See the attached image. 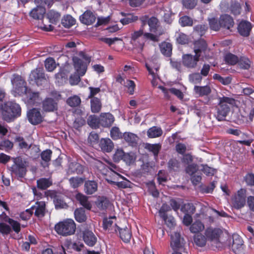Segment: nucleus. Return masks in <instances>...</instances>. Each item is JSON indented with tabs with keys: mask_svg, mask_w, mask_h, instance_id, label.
I'll return each instance as SVG.
<instances>
[{
	"mask_svg": "<svg viewBox=\"0 0 254 254\" xmlns=\"http://www.w3.org/2000/svg\"><path fill=\"white\" fill-rule=\"evenodd\" d=\"M21 112L19 104L12 101L7 102L2 108V118L5 121L9 122L19 117Z\"/></svg>",
	"mask_w": 254,
	"mask_h": 254,
	"instance_id": "3",
	"label": "nucleus"
},
{
	"mask_svg": "<svg viewBox=\"0 0 254 254\" xmlns=\"http://www.w3.org/2000/svg\"><path fill=\"white\" fill-rule=\"evenodd\" d=\"M146 66L149 74L152 77L151 80L152 85L153 86H156L157 85V79H158V71L160 67L159 65L157 63L149 61V63L146 64Z\"/></svg>",
	"mask_w": 254,
	"mask_h": 254,
	"instance_id": "12",
	"label": "nucleus"
},
{
	"mask_svg": "<svg viewBox=\"0 0 254 254\" xmlns=\"http://www.w3.org/2000/svg\"><path fill=\"white\" fill-rule=\"evenodd\" d=\"M159 88H160L162 91L165 95V96L167 98H169V92H171V93L173 94L180 99H182L184 98L183 93L181 90L179 89H176L175 88H171L168 90L162 86H159Z\"/></svg>",
	"mask_w": 254,
	"mask_h": 254,
	"instance_id": "27",
	"label": "nucleus"
},
{
	"mask_svg": "<svg viewBox=\"0 0 254 254\" xmlns=\"http://www.w3.org/2000/svg\"><path fill=\"white\" fill-rule=\"evenodd\" d=\"M13 146V144L9 140L6 139L0 142V150L8 151L11 150Z\"/></svg>",
	"mask_w": 254,
	"mask_h": 254,
	"instance_id": "51",
	"label": "nucleus"
},
{
	"mask_svg": "<svg viewBox=\"0 0 254 254\" xmlns=\"http://www.w3.org/2000/svg\"><path fill=\"white\" fill-rule=\"evenodd\" d=\"M219 103V108L217 110L216 115V119L219 121L225 120L230 111L231 106H233L235 104V100L232 98L223 96L218 98Z\"/></svg>",
	"mask_w": 254,
	"mask_h": 254,
	"instance_id": "4",
	"label": "nucleus"
},
{
	"mask_svg": "<svg viewBox=\"0 0 254 254\" xmlns=\"http://www.w3.org/2000/svg\"><path fill=\"white\" fill-rule=\"evenodd\" d=\"M32 213L37 217H43L46 212V203L44 201H37L31 208Z\"/></svg>",
	"mask_w": 254,
	"mask_h": 254,
	"instance_id": "14",
	"label": "nucleus"
},
{
	"mask_svg": "<svg viewBox=\"0 0 254 254\" xmlns=\"http://www.w3.org/2000/svg\"><path fill=\"white\" fill-rule=\"evenodd\" d=\"M232 249L236 254H241L244 249L243 241L242 238L237 235L233 236V243Z\"/></svg>",
	"mask_w": 254,
	"mask_h": 254,
	"instance_id": "15",
	"label": "nucleus"
},
{
	"mask_svg": "<svg viewBox=\"0 0 254 254\" xmlns=\"http://www.w3.org/2000/svg\"><path fill=\"white\" fill-rule=\"evenodd\" d=\"M189 79L190 82L197 84L200 83L202 80V76L199 73H193L189 75Z\"/></svg>",
	"mask_w": 254,
	"mask_h": 254,
	"instance_id": "56",
	"label": "nucleus"
},
{
	"mask_svg": "<svg viewBox=\"0 0 254 254\" xmlns=\"http://www.w3.org/2000/svg\"><path fill=\"white\" fill-rule=\"evenodd\" d=\"M220 22L222 27L230 29L234 25L233 18L227 14L222 15L220 17Z\"/></svg>",
	"mask_w": 254,
	"mask_h": 254,
	"instance_id": "26",
	"label": "nucleus"
},
{
	"mask_svg": "<svg viewBox=\"0 0 254 254\" xmlns=\"http://www.w3.org/2000/svg\"><path fill=\"white\" fill-rule=\"evenodd\" d=\"M204 228L203 224L199 221L194 222L190 227V230L192 233H196L203 230Z\"/></svg>",
	"mask_w": 254,
	"mask_h": 254,
	"instance_id": "46",
	"label": "nucleus"
},
{
	"mask_svg": "<svg viewBox=\"0 0 254 254\" xmlns=\"http://www.w3.org/2000/svg\"><path fill=\"white\" fill-rule=\"evenodd\" d=\"M74 68L78 75H71L69 79L71 85H76L80 81V76H83L87 70V64L90 61V58L83 52H80L78 57L73 58Z\"/></svg>",
	"mask_w": 254,
	"mask_h": 254,
	"instance_id": "1",
	"label": "nucleus"
},
{
	"mask_svg": "<svg viewBox=\"0 0 254 254\" xmlns=\"http://www.w3.org/2000/svg\"><path fill=\"white\" fill-rule=\"evenodd\" d=\"M122 15H125L126 17L120 20V22L123 25H126L131 22L136 21L138 19V17L131 14H125L124 13H121Z\"/></svg>",
	"mask_w": 254,
	"mask_h": 254,
	"instance_id": "43",
	"label": "nucleus"
},
{
	"mask_svg": "<svg viewBox=\"0 0 254 254\" xmlns=\"http://www.w3.org/2000/svg\"><path fill=\"white\" fill-rule=\"evenodd\" d=\"M69 182L71 187L75 189L79 187L82 184L83 179L79 177H72L69 179Z\"/></svg>",
	"mask_w": 254,
	"mask_h": 254,
	"instance_id": "49",
	"label": "nucleus"
},
{
	"mask_svg": "<svg viewBox=\"0 0 254 254\" xmlns=\"http://www.w3.org/2000/svg\"><path fill=\"white\" fill-rule=\"evenodd\" d=\"M222 234V231L219 228H208L206 231L205 234L206 237L211 241H218L219 238Z\"/></svg>",
	"mask_w": 254,
	"mask_h": 254,
	"instance_id": "18",
	"label": "nucleus"
},
{
	"mask_svg": "<svg viewBox=\"0 0 254 254\" xmlns=\"http://www.w3.org/2000/svg\"><path fill=\"white\" fill-rule=\"evenodd\" d=\"M238 64L240 67L244 69H248L250 67V61L246 57H242L239 59Z\"/></svg>",
	"mask_w": 254,
	"mask_h": 254,
	"instance_id": "58",
	"label": "nucleus"
},
{
	"mask_svg": "<svg viewBox=\"0 0 254 254\" xmlns=\"http://www.w3.org/2000/svg\"><path fill=\"white\" fill-rule=\"evenodd\" d=\"M201 58L198 55H192L190 54H184L182 56V62L183 64L189 69L196 68L197 64Z\"/></svg>",
	"mask_w": 254,
	"mask_h": 254,
	"instance_id": "8",
	"label": "nucleus"
},
{
	"mask_svg": "<svg viewBox=\"0 0 254 254\" xmlns=\"http://www.w3.org/2000/svg\"><path fill=\"white\" fill-rule=\"evenodd\" d=\"M74 214L75 220L79 223L85 222L87 219L85 210L82 208L75 209Z\"/></svg>",
	"mask_w": 254,
	"mask_h": 254,
	"instance_id": "34",
	"label": "nucleus"
},
{
	"mask_svg": "<svg viewBox=\"0 0 254 254\" xmlns=\"http://www.w3.org/2000/svg\"><path fill=\"white\" fill-rule=\"evenodd\" d=\"M75 198L84 207L88 210L91 209L92 205L88 201V197L86 195L80 193H78L76 194Z\"/></svg>",
	"mask_w": 254,
	"mask_h": 254,
	"instance_id": "31",
	"label": "nucleus"
},
{
	"mask_svg": "<svg viewBox=\"0 0 254 254\" xmlns=\"http://www.w3.org/2000/svg\"><path fill=\"white\" fill-rule=\"evenodd\" d=\"M98 185L94 181H86L84 185V190L87 194H92L97 190Z\"/></svg>",
	"mask_w": 254,
	"mask_h": 254,
	"instance_id": "25",
	"label": "nucleus"
},
{
	"mask_svg": "<svg viewBox=\"0 0 254 254\" xmlns=\"http://www.w3.org/2000/svg\"><path fill=\"white\" fill-rule=\"evenodd\" d=\"M13 164L10 167L12 175L23 178L26 172L27 162L21 157L13 158Z\"/></svg>",
	"mask_w": 254,
	"mask_h": 254,
	"instance_id": "6",
	"label": "nucleus"
},
{
	"mask_svg": "<svg viewBox=\"0 0 254 254\" xmlns=\"http://www.w3.org/2000/svg\"><path fill=\"white\" fill-rule=\"evenodd\" d=\"M57 102L52 98H46L43 102V109L45 111L53 112L57 110Z\"/></svg>",
	"mask_w": 254,
	"mask_h": 254,
	"instance_id": "20",
	"label": "nucleus"
},
{
	"mask_svg": "<svg viewBox=\"0 0 254 254\" xmlns=\"http://www.w3.org/2000/svg\"><path fill=\"white\" fill-rule=\"evenodd\" d=\"M27 118L29 122L33 125H37L43 121V117L40 111L33 108L27 113Z\"/></svg>",
	"mask_w": 254,
	"mask_h": 254,
	"instance_id": "13",
	"label": "nucleus"
},
{
	"mask_svg": "<svg viewBox=\"0 0 254 254\" xmlns=\"http://www.w3.org/2000/svg\"><path fill=\"white\" fill-rule=\"evenodd\" d=\"M136 157L133 153H125L123 160L126 162L127 164H130L134 162Z\"/></svg>",
	"mask_w": 254,
	"mask_h": 254,
	"instance_id": "59",
	"label": "nucleus"
},
{
	"mask_svg": "<svg viewBox=\"0 0 254 254\" xmlns=\"http://www.w3.org/2000/svg\"><path fill=\"white\" fill-rule=\"evenodd\" d=\"M61 14L54 10H50L47 14V18L52 24H56L61 19Z\"/></svg>",
	"mask_w": 254,
	"mask_h": 254,
	"instance_id": "33",
	"label": "nucleus"
},
{
	"mask_svg": "<svg viewBox=\"0 0 254 254\" xmlns=\"http://www.w3.org/2000/svg\"><path fill=\"white\" fill-rule=\"evenodd\" d=\"M224 59L226 63L230 65H234L238 63L239 61L238 57L231 53L226 54Z\"/></svg>",
	"mask_w": 254,
	"mask_h": 254,
	"instance_id": "45",
	"label": "nucleus"
},
{
	"mask_svg": "<svg viewBox=\"0 0 254 254\" xmlns=\"http://www.w3.org/2000/svg\"><path fill=\"white\" fill-rule=\"evenodd\" d=\"M252 29L251 23L248 21H241L238 27L239 33L243 36H248Z\"/></svg>",
	"mask_w": 254,
	"mask_h": 254,
	"instance_id": "21",
	"label": "nucleus"
},
{
	"mask_svg": "<svg viewBox=\"0 0 254 254\" xmlns=\"http://www.w3.org/2000/svg\"><path fill=\"white\" fill-rule=\"evenodd\" d=\"M54 202L57 209L65 208L67 207L66 203L63 199L58 197L54 198Z\"/></svg>",
	"mask_w": 254,
	"mask_h": 254,
	"instance_id": "63",
	"label": "nucleus"
},
{
	"mask_svg": "<svg viewBox=\"0 0 254 254\" xmlns=\"http://www.w3.org/2000/svg\"><path fill=\"white\" fill-rule=\"evenodd\" d=\"M52 154V151L51 150L47 149L42 152L41 158L44 161L48 162L51 160Z\"/></svg>",
	"mask_w": 254,
	"mask_h": 254,
	"instance_id": "64",
	"label": "nucleus"
},
{
	"mask_svg": "<svg viewBox=\"0 0 254 254\" xmlns=\"http://www.w3.org/2000/svg\"><path fill=\"white\" fill-rule=\"evenodd\" d=\"M68 174L76 173L78 174L83 172V167L79 163L71 162L68 165V168L67 171Z\"/></svg>",
	"mask_w": 254,
	"mask_h": 254,
	"instance_id": "32",
	"label": "nucleus"
},
{
	"mask_svg": "<svg viewBox=\"0 0 254 254\" xmlns=\"http://www.w3.org/2000/svg\"><path fill=\"white\" fill-rule=\"evenodd\" d=\"M91 111L93 113L99 112L101 108V103L97 98H92L90 101Z\"/></svg>",
	"mask_w": 254,
	"mask_h": 254,
	"instance_id": "39",
	"label": "nucleus"
},
{
	"mask_svg": "<svg viewBox=\"0 0 254 254\" xmlns=\"http://www.w3.org/2000/svg\"><path fill=\"white\" fill-rule=\"evenodd\" d=\"M99 145L101 150L106 152H111L114 147L113 142L109 138L101 139L100 141Z\"/></svg>",
	"mask_w": 254,
	"mask_h": 254,
	"instance_id": "28",
	"label": "nucleus"
},
{
	"mask_svg": "<svg viewBox=\"0 0 254 254\" xmlns=\"http://www.w3.org/2000/svg\"><path fill=\"white\" fill-rule=\"evenodd\" d=\"M194 205L190 203L184 204L181 208V210L185 214H192L195 212Z\"/></svg>",
	"mask_w": 254,
	"mask_h": 254,
	"instance_id": "48",
	"label": "nucleus"
},
{
	"mask_svg": "<svg viewBox=\"0 0 254 254\" xmlns=\"http://www.w3.org/2000/svg\"><path fill=\"white\" fill-rule=\"evenodd\" d=\"M160 49L161 53L166 56H170L172 52V45L167 42L162 43L160 45Z\"/></svg>",
	"mask_w": 254,
	"mask_h": 254,
	"instance_id": "38",
	"label": "nucleus"
},
{
	"mask_svg": "<svg viewBox=\"0 0 254 254\" xmlns=\"http://www.w3.org/2000/svg\"><path fill=\"white\" fill-rule=\"evenodd\" d=\"M111 137L114 139L117 140L122 137V133L120 132L118 127H114L112 128L110 131Z\"/></svg>",
	"mask_w": 254,
	"mask_h": 254,
	"instance_id": "62",
	"label": "nucleus"
},
{
	"mask_svg": "<svg viewBox=\"0 0 254 254\" xmlns=\"http://www.w3.org/2000/svg\"><path fill=\"white\" fill-rule=\"evenodd\" d=\"M37 187L41 190H45L52 185V182L48 179L42 178L37 181Z\"/></svg>",
	"mask_w": 254,
	"mask_h": 254,
	"instance_id": "44",
	"label": "nucleus"
},
{
	"mask_svg": "<svg viewBox=\"0 0 254 254\" xmlns=\"http://www.w3.org/2000/svg\"><path fill=\"white\" fill-rule=\"evenodd\" d=\"M75 19L70 15L64 16L62 19V24L65 28H69L75 24Z\"/></svg>",
	"mask_w": 254,
	"mask_h": 254,
	"instance_id": "41",
	"label": "nucleus"
},
{
	"mask_svg": "<svg viewBox=\"0 0 254 254\" xmlns=\"http://www.w3.org/2000/svg\"><path fill=\"white\" fill-rule=\"evenodd\" d=\"M11 83L16 93L22 95L24 93L26 92L27 88L26 83L21 76L18 75H14L13 78L11 79Z\"/></svg>",
	"mask_w": 254,
	"mask_h": 254,
	"instance_id": "9",
	"label": "nucleus"
},
{
	"mask_svg": "<svg viewBox=\"0 0 254 254\" xmlns=\"http://www.w3.org/2000/svg\"><path fill=\"white\" fill-rule=\"evenodd\" d=\"M194 241L196 245L199 247H203L206 244L205 237L201 234L195 236L194 238Z\"/></svg>",
	"mask_w": 254,
	"mask_h": 254,
	"instance_id": "60",
	"label": "nucleus"
},
{
	"mask_svg": "<svg viewBox=\"0 0 254 254\" xmlns=\"http://www.w3.org/2000/svg\"><path fill=\"white\" fill-rule=\"evenodd\" d=\"M207 47V44L205 41L200 40L196 41L194 44L193 51L195 55H198L201 58V54L204 53Z\"/></svg>",
	"mask_w": 254,
	"mask_h": 254,
	"instance_id": "23",
	"label": "nucleus"
},
{
	"mask_svg": "<svg viewBox=\"0 0 254 254\" xmlns=\"http://www.w3.org/2000/svg\"><path fill=\"white\" fill-rule=\"evenodd\" d=\"M209 23L210 28L214 31H218L221 27L220 24V20L217 21L215 18H211L209 19Z\"/></svg>",
	"mask_w": 254,
	"mask_h": 254,
	"instance_id": "54",
	"label": "nucleus"
},
{
	"mask_svg": "<svg viewBox=\"0 0 254 254\" xmlns=\"http://www.w3.org/2000/svg\"><path fill=\"white\" fill-rule=\"evenodd\" d=\"M15 141L18 143V147L20 149L28 150L31 146V144L27 143L22 137H16Z\"/></svg>",
	"mask_w": 254,
	"mask_h": 254,
	"instance_id": "42",
	"label": "nucleus"
},
{
	"mask_svg": "<svg viewBox=\"0 0 254 254\" xmlns=\"http://www.w3.org/2000/svg\"><path fill=\"white\" fill-rule=\"evenodd\" d=\"M168 165L170 170L177 171L180 167V163L176 159H172L169 161Z\"/></svg>",
	"mask_w": 254,
	"mask_h": 254,
	"instance_id": "55",
	"label": "nucleus"
},
{
	"mask_svg": "<svg viewBox=\"0 0 254 254\" xmlns=\"http://www.w3.org/2000/svg\"><path fill=\"white\" fill-rule=\"evenodd\" d=\"M100 124L103 127H107L112 125L114 121V116L110 113H102L99 119Z\"/></svg>",
	"mask_w": 254,
	"mask_h": 254,
	"instance_id": "22",
	"label": "nucleus"
},
{
	"mask_svg": "<svg viewBox=\"0 0 254 254\" xmlns=\"http://www.w3.org/2000/svg\"><path fill=\"white\" fill-rule=\"evenodd\" d=\"M83 238L84 242L89 246H93L97 241L94 234L89 230H85L83 232Z\"/></svg>",
	"mask_w": 254,
	"mask_h": 254,
	"instance_id": "24",
	"label": "nucleus"
},
{
	"mask_svg": "<svg viewBox=\"0 0 254 254\" xmlns=\"http://www.w3.org/2000/svg\"><path fill=\"white\" fill-rule=\"evenodd\" d=\"M57 233L63 236H67L73 234L76 230V224L71 219H67L57 223L55 226Z\"/></svg>",
	"mask_w": 254,
	"mask_h": 254,
	"instance_id": "5",
	"label": "nucleus"
},
{
	"mask_svg": "<svg viewBox=\"0 0 254 254\" xmlns=\"http://www.w3.org/2000/svg\"><path fill=\"white\" fill-rule=\"evenodd\" d=\"M7 222L11 225L13 231L18 233L20 231V224L19 222L11 218H8Z\"/></svg>",
	"mask_w": 254,
	"mask_h": 254,
	"instance_id": "61",
	"label": "nucleus"
},
{
	"mask_svg": "<svg viewBox=\"0 0 254 254\" xmlns=\"http://www.w3.org/2000/svg\"><path fill=\"white\" fill-rule=\"evenodd\" d=\"M81 102L80 98L74 95L68 98L67 100V103L71 107H76L80 104Z\"/></svg>",
	"mask_w": 254,
	"mask_h": 254,
	"instance_id": "53",
	"label": "nucleus"
},
{
	"mask_svg": "<svg viewBox=\"0 0 254 254\" xmlns=\"http://www.w3.org/2000/svg\"><path fill=\"white\" fill-rule=\"evenodd\" d=\"M29 81L30 83L32 84L36 83L38 86L41 85L47 82L43 69L37 68L32 71L29 75Z\"/></svg>",
	"mask_w": 254,
	"mask_h": 254,
	"instance_id": "7",
	"label": "nucleus"
},
{
	"mask_svg": "<svg viewBox=\"0 0 254 254\" xmlns=\"http://www.w3.org/2000/svg\"><path fill=\"white\" fill-rule=\"evenodd\" d=\"M45 66L48 71H52L56 67L57 64L54 59L49 58L45 60Z\"/></svg>",
	"mask_w": 254,
	"mask_h": 254,
	"instance_id": "47",
	"label": "nucleus"
},
{
	"mask_svg": "<svg viewBox=\"0 0 254 254\" xmlns=\"http://www.w3.org/2000/svg\"><path fill=\"white\" fill-rule=\"evenodd\" d=\"M121 239L126 243L128 242L131 237L130 229L127 227L124 229H118Z\"/></svg>",
	"mask_w": 254,
	"mask_h": 254,
	"instance_id": "37",
	"label": "nucleus"
},
{
	"mask_svg": "<svg viewBox=\"0 0 254 254\" xmlns=\"http://www.w3.org/2000/svg\"><path fill=\"white\" fill-rule=\"evenodd\" d=\"M171 247L174 250H180L185 252L184 240L181 237L180 234L176 232H173L171 235Z\"/></svg>",
	"mask_w": 254,
	"mask_h": 254,
	"instance_id": "11",
	"label": "nucleus"
},
{
	"mask_svg": "<svg viewBox=\"0 0 254 254\" xmlns=\"http://www.w3.org/2000/svg\"><path fill=\"white\" fill-rule=\"evenodd\" d=\"M87 123L92 128H96L100 124L99 119L95 115L90 116L87 119Z\"/></svg>",
	"mask_w": 254,
	"mask_h": 254,
	"instance_id": "52",
	"label": "nucleus"
},
{
	"mask_svg": "<svg viewBox=\"0 0 254 254\" xmlns=\"http://www.w3.org/2000/svg\"><path fill=\"white\" fill-rule=\"evenodd\" d=\"M123 137L131 146H135L138 140V137L131 132H125L123 135Z\"/></svg>",
	"mask_w": 254,
	"mask_h": 254,
	"instance_id": "30",
	"label": "nucleus"
},
{
	"mask_svg": "<svg viewBox=\"0 0 254 254\" xmlns=\"http://www.w3.org/2000/svg\"><path fill=\"white\" fill-rule=\"evenodd\" d=\"M246 190L241 189L232 198V203L235 208L239 209L244 206L246 203Z\"/></svg>",
	"mask_w": 254,
	"mask_h": 254,
	"instance_id": "10",
	"label": "nucleus"
},
{
	"mask_svg": "<svg viewBox=\"0 0 254 254\" xmlns=\"http://www.w3.org/2000/svg\"><path fill=\"white\" fill-rule=\"evenodd\" d=\"M46 10L43 5H39L33 8L30 12V16L34 19H39L43 17Z\"/></svg>",
	"mask_w": 254,
	"mask_h": 254,
	"instance_id": "29",
	"label": "nucleus"
},
{
	"mask_svg": "<svg viewBox=\"0 0 254 254\" xmlns=\"http://www.w3.org/2000/svg\"><path fill=\"white\" fill-rule=\"evenodd\" d=\"M146 19L147 17L146 16H142L140 18L142 25L140 29L134 31L131 34V43L141 49L143 47L145 38L149 39L154 42L158 41V36L148 32H145L144 27L145 25Z\"/></svg>",
	"mask_w": 254,
	"mask_h": 254,
	"instance_id": "2",
	"label": "nucleus"
},
{
	"mask_svg": "<svg viewBox=\"0 0 254 254\" xmlns=\"http://www.w3.org/2000/svg\"><path fill=\"white\" fill-rule=\"evenodd\" d=\"M145 16L147 17V19H148V17L146 16ZM147 23L150 27V32H155V31L156 29L157 24V22H158L157 19L154 17H152L150 18L148 21H147V19H146V23L147 22ZM146 24V23L145 24V25Z\"/></svg>",
	"mask_w": 254,
	"mask_h": 254,
	"instance_id": "57",
	"label": "nucleus"
},
{
	"mask_svg": "<svg viewBox=\"0 0 254 254\" xmlns=\"http://www.w3.org/2000/svg\"><path fill=\"white\" fill-rule=\"evenodd\" d=\"M163 133V131L161 127H152L148 129L147 132V136L149 138L158 137Z\"/></svg>",
	"mask_w": 254,
	"mask_h": 254,
	"instance_id": "35",
	"label": "nucleus"
},
{
	"mask_svg": "<svg viewBox=\"0 0 254 254\" xmlns=\"http://www.w3.org/2000/svg\"><path fill=\"white\" fill-rule=\"evenodd\" d=\"M23 95H25V100L27 103L30 105H34L36 103H39L40 101L38 93L32 92L30 90L28 89L26 92L24 93Z\"/></svg>",
	"mask_w": 254,
	"mask_h": 254,
	"instance_id": "17",
	"label": "nucleus"
},
{
	"mask_svg": "<svg viewBox=\"0 0 254 254\" xmlns=\"http://www.w3.org/2000/svg\"><path fill=\"white\" fill-rule=\"evenodd\" d=\"M116 217L115 216H111L108 218H104L103 220V227L105 229H108L111 232L114 231H117L119 227L116 224Z\"/></svg>",
	"mask_w": 254,
	"mask_h": 254,
	"instance_id": "19",
	"label": "nucleus"
},
{
	"mask_svg": "<svg viewBox=\"0 0 254 254\" xmlns=\"http://www.w3.org/2000/svg\"><path fill=\"white\" fill-rule=\"evenodd\" d=\"M145 148L149 151L153 152L154 155L157 156L158 153L161 149V145L159 143L157 144H150L146 143Z\"/></svg>",
	"mask_w": 254,
	"mask_h": 254,
	"instance_id": "40",
	"label": "nucleus"
},
{
	"mask_svg": "<svg viewBox=\"0 0 254 254\" xmlns=\"http://www.w3.org/2000/svg\"><path fill=\"white\" fill-rule=\"evenodd\" d=\"M124 85L127 88V91L129 94H133L135 88V84L133 81L127 80L126 82H124Z\"/></svg>",
	"mask_w": 254,
	"mask_h": 254,
	"instance_id": "50",
	"label": "nucleus"
},
{
	"mask_svg": "<svg viewBox=\"0 0 254 254\" xmlns=\"http://www.w3.org/2000/svg\"><path fill=\"white\" fill-rule=\"evenodd\" d=\"M96 18L94 14L91 11L88 10L85 11L79 17L80 22L87 25L92 24L95 21Z\"/></svg>",
	"mask_w": 254,
	"mask_h": 254,
	"instance_id": "16",
	"label": "nucleus"
},
{
	"mask_svg": "<svg viewBox=\"0 0 254 254\" xmlns=\"http://www.w3.org/2000/svg\"><path fill=\"white\" fill-rule=\"evenodd\" d=\"M194 90L195 93L199 95L200 96L208 95L211 92L210 87L208 85L204 86H195Z\"/></svg>",
	"mask_w": 254,
	"mask_h": 254,
	"instance_id": "36",
	"label": "nucleus"
}]
</instances>
